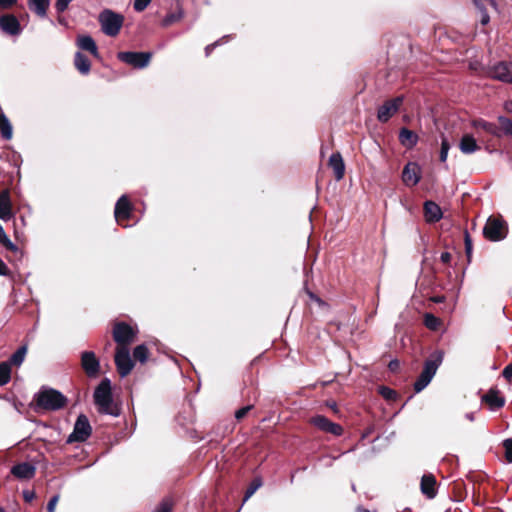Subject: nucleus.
Masks as SVG:
<instances>
[{"instance_id":"f704fd0d","label":"nucleus","mask_w":512,"mask_h":512,"mask_svg":"<svg viewBox=\"0 0 512 512\" xmlns=\"http://www.w3.org/2000/svg\"><path fill=\"white\" fill-rule=\"evenodd\" d=\"M261 486L262 480L260 478H255L247 488L243 501H247Z\"/></svg>"},{"instance_id":"9b49d317","label":"nucleus","mask_w":512,"mask_h":512,"mask_svg":"<svg viewBox=\"0 0 512 512\" xmlns=\"http://www.w3.org/2000/svg\"><path fill=\"white\" fill-rule=\"evenodd\" d=\"M311 423L319 430L330 433L335 436H341L343 434V428L341 425L330 421L323 415H317L311 419Z\"/></svg>"},{"instance_id":"a18cd8bd","label":"nucleus","mask_w":512,"mask_h":512,"mask_svg":"<svg viewBox=\"0 0 512 512\" xmlns=\"http://www.w3.org/2000/svg\"><path fill=\"white\" fill-rule=\"evenodd\" d=\"M72 1L73 0H57L55 3V8H56L57 12L58 13L64 12L68 8L70 2H72Z\"/></svg>"},{"instance_id":"1a4fd4ad","label":"nucleus","mask_w":512,"mask_h":512,"mask_svg":"<svg viewBox=\"0 0 512 512\" xmlns=\"http://www.w3.org/2000/svg\"><path fill=\"white\" fill-rule=\"evenodd\" d=\"M115 365L121 377H126L132 371L134 363L131 359L128 347H117Z\"/></svg>"},{"instance_id":"f8f14e48","label":"nucleus","mask_w":512,"mask_h":512,"mask_svg":"<svg viewBox=\"0 0 512 512\" xmlns=\"http://www.w3.org/2000/svg\"><path fill=\"white\" fill-rule=\"evenodd\" d=\"M81 366L88 377H96L100 370V362L92 351H84L81 354Z\"/></svg>"},{"instance_id":"79ce46f5","label":"nucleus","mask_w":512,"mask_h":512,"mask_svg":"<svg viewBox=\"0 0 512 512\" xmlns=\"http://www.w3.org/2000/svg\"><path fill=\"white\" fill-rule=\"evenodd\" d=\"M505 448V459L507 462L512 463V438L506 439L503 442Z\"/></svg>"},{"instance_id":"0eeeda50","label":"nucleus","mask_w":512,"mask_h":512,"mask_svg":"<svg viewBox=\"0 0 512 512\" xmlns=\"http://www.w3.org/2000/svg\"><path fill=\"white\" fill-rule=\"evenodd\" d=\"M137 330L125 322H118L113 327V339L118 347H128L134 341Z\"/></svg>"},{"instance_id":"c85d7f7f","label":"nucleus","mask_w":512,"mask_h":512,"mask_svg":"<svg viewBox=\"0 0 512 512\" xmlns=\"http://www.w3.org/2000/svg\"><path fill=\"white\" fill-rule=\"evenodd\" d=\"M50 0H28V5L38 16L45 17Z\"/></svg>"},{"instance_id":"c03bdc74","label":"nucleus","mask_w":512,"mask_h":512,"mask_svg":"<svg viewBox=\"0 0 512 512\" xmlns=\"http://www.w3.org/2000/svg\"><path fill=\"white\" fill-rule=\"evenodd\" d=\"M464 241H465V252L467 254V257L469 258L472 253V240L468 233V231H465L464 233Z\"/></svg>"},{"instance_id":"6e6552de","label":"nucleus","mask_w":512,"mask_h":512,"mask_svg":"<svg viewBox=\"0 0 512 512\" xmlns=\"http://www.w3.org/2000/svg\"><path fill=\"white\" fill-rule=\"evenodd\" d=\"M117 57L120 61L137 69H142L148 66L152 53L150 52H131L124 51L119 52Z\"/></svg>"},{"instance_id":"4be33fe9","label":"nucleus","mask_w":512,"mask_h":512,"mask_svg":"<svg viewBox=\"0 0 512 512\" xmlns=\"http://www.w3.org/2000/svg\"><path fill=\"white\" fill-rule=\"evenodd\" d=\"M329 166L333 169L335 179L340 181L344 177L345 164L339 152L333 153L329 158Z\"/></svg>"},{"instance_id":"603ef678","label":"nucleus","mask_w":512,"mask_h":512,"mask_svg":"<svg viewBox=\"0 0 512 512\" xmlns=\"http://www.w3.org/2000/svg\"><path fill=\"white\" fill-rule=\"evenodd\" d=\"M17 0H0V8L7 9L13 6Z\"/></svg>"},{"instance_id":"412c9836","label":"nucleus","mask_w":512,"mask_h":512,"mask_svg":"<svg viewBox=\"0 0 512 512\" xmlns=\"http://www.w3.org/2000/svg\"><path fill=\"white\" fill-rule=\"evenodd\" d=\"M474 4L480 12V23L487 25L490 22V16L487 11V7L490 6L493 9H497L495 0H474Z\"/></svg>"},{"instance_id":"a19ab883","label":"nucleus","mask_w":512,"mask_h":512,"mask_svg":"<svg viewBox=\"0 0 512 512\" xmlns=\"http://www.w3.org/2000/svg\"><path fill=\"white\" fill-rule=\"evenodd\" d=\"M172 511V502L169 499H164L161 503L154 509L153 512H171Z\"/></svg>"},{"instance_id":"3c124183","label":"nucleus","mask_w":512,"mask_h":512,"mask_svg":"<svg viewBox=\"0 0 512 512\" xmlns=\"http://www.w3.org/2000/svg\"><path fill=\"white\" fill-rule=\"evenodd\" d=\"M23 498L26 502H31L35 498V492L33 490H24Z\"/></svg>"},{"instance_id":"13d9d810","label":"nucleus","mask_w":512,"mask_h":512,"mask_svg":"<svg viewBox=\"0 0 512 512\" xmlns=\"http://www.w3.org/2000/svg\"><path fill=\"white\" fill-rule=\"evenodd\" d=\"M505 108L507 109V111L512 112V103H506Z\"/></svg>"},{"instance_id":"4468645a","label":"nucleus","mask_w":512,"mask_h":512,"mask_svg":"<svg viewBox=\"0 0 512 512\" xmlns=\"http://www.w3.org/2000/svg\"><path fill=\"white\" fill-rule=\"evenodd\" d=\"M420 167L415 162H409L405 165L402 172V181L406 186H415L420 181Z\"/></svg>"},{"instance_id":"6ab92c4d","label":"nucleus","mask_w":512,"mask_h":512,"mask_svg":"<svg viewBox=\"0 0 512 512\" xmlns=\"http://www.w3.org/2000/svg\"><path fill=\"white\" fill-rule=\"evenodd\" d=\"M459 149L465 155H470L478 150H480V146L478 145L475 137L472 134H464L459 142Z\"/></svg>"},{"instance_id":"5fc2aeb1","label":"nucleus","mask_w":512,"mask_h":512,"mask_svg":"<svg viewBox=\"0 0 512 512\" xmlns=\"http://www.w3.org/2000/svg\"><path fill=\"white\" fill-rule=\"evenodd\" d=\"M399 365H400L399 361H398V360H396V359H394V360H391V361L389 362L388 367H389V369H390L391 371H396V370L398 369Z\"/></svg>"},{"instance_id":"ddd939ff","label":"nucleus","mask_w":512,"mask_h":512,"mask_svg":"<svg viewBox=\"0 0 512 512\" xmlns=\"http://www.w3.org/2000/svg\"><path fill=\"white\" fill-rule=\"evenodd\" d=\"M491 76L499 81L512 84V63L500 62L491 69Z\"/></svg>"},{"instance_id":"e433bc0d","label":"nucleus","mask_w":512,"mask_h":512,"mask_svg":"<svg viewBox=\"0 0 512 512\" xmlns=\"http://www.w3.org/2000/svg\"><path fill=\"white\" fill-rule=\"evenodd\" d=\"M0 243L3 244L7 249L15 251L17 247L15 244L11 242V240L6 235L4 228L0 225Z\"/></svg>"},{"instance_id":"20e7f679","label":"nucleus","mask_w":512,"mask_h":512,"mask_svg":"<svg viewBox=\"0 0 512 512\" xmlns=\"http://www.w3.org/2000/svg\"><path fill=\"white\" fill-rule=\"evenodd\" d=\"M98 20L103 33L107 36L115 37L121 30L124 18L112 10L105 9L99 14Z\"/></svg>"},{"instance_id":"8fccbe9b","label":"nucleus","mask_w":512,"mask_h":512,"mask_svg":"<svg viewBox=\"0 0 512 512\" xmlns=\"http://www.w3.org/2000/svg\"><path fill=\"white\" fill-rule=\"evenodd\" d=\"M228 38H229V36H224L221 40H218V41H216V42H214V43H212V44H210V45H207V46H206V48H205V55H206V56H209V55H210V53L212 52V50H213L215 47H217L218 45H220V44H221V42H222V40H223V39H228Z\"/></svg>"},{"instance_id":"cd10ccee","label":"nucleus","mask_w":512,"mask_h":512,"mask_svg":"<svg viewBox=\"0 0 512 512\" xmlns=\"http://www.w3.org/2000/svg\"><path fill=\"white\" fill-rule=\"evenodd\" d=\"M74 64L77 70L83 74L86 75L90 72L91 69V63L89 59L81 52H76L75 58H74Z\"/></svg>"},{"instance_id":"58836bf2","label":"nucleus","mask_w":512,"mask_h":512,"mask_svg":"<svg viewBox=\"0 0 512 512\" xmlns=\"http://www.w3.org/2000/svg\"><path fill=\"white\" fill-rule=\"evenodd\" d=\"M449 149H450V144H449L448 140L443 137L442 141H441V149H440V156H439L441 162H445L447 160Z\"/></svg>"},{"instance_id":"49530a36","label":"nucleus","mask_w":512,"mask_h":512,"mask_svg":"<svg viewBox=\"0 0 512 512\" xmlns=\"http://www.w3.org/2000/svg\"><path fill=\"white\" fill-rule=\"evenodd\" d=\"M253 408V405H247V406H244L240 409H238L236 412H235V418L237 420H241L242 418H244L247 413Z\"/></svg>"},{"instance_id":"6e6d98bb","label":"nucleus","mask_w":512,"mask_h":512,"mask_svg":"<svg viewBox=\"0 0 512 512\" xmlns=\"http://www.w3.org/2000/svg\"><path fill=\"white\" fill-rule=\"evenodd\" d=\"M7 267L4 262L0 259V275L6 274Z\"/></svg>"},{"instance_id":"a211bd4d","label":"nucleus","mask_w":512,"mask_h":512,"mask_svg":"<svg viewBox=\"0 0 512 512\" xmlns=\"http://www.w3.org/2000/svg\"><path fill=\"white\" fill-rule=\"evenodd\" d=\"M35 467L28 463L22 462L11 468V473L18 479H31L35 476Z\"/></svg>"},{"instance_id":"4c0bfd02","label":"nucleus","mask_w":512,"mask_h":512,"mask_svg":"<svg viewBox=\"0 0 512 512\" xmlns=\"http://www.w3.org/2000/svg\"><path fill=\"white\" fill-rule=\"evenodd\" d=\"M424 323H425L426 327H428L431 330H436L439 326L438 318L429 313H427L425 315Z\"/></svg>"},{"instance_id":"c756f323","label":"nucleus","mask_w":512,"mask_h":512,"mask_svg":"<svg viewBox=\"0 0 512 512\" xmlns=\"http://www.w3.org/2000/svg\"><path fill=\"white\" fill-rule=\"evenodd\" d=\"M0 133L3 139L10 140L13 134V128L5 114L0 115Z\"/></svg>"},{"instance_id":"ea45409f","label":"nucleus","mask_w":512,"mask_h":512,"mask_svg":"<svg viewBox=\"0 0 512 512\" xmlns=\"http://www.w3.org/2000/svg\"><path fill=\"white\" fill-rule=\"evenodd\" d=\"M378 390L379 393L387 400H394L396 398V392L389 387L380 386Z\"/></svg>"},{"instance_id":"aec40b11","label":"nucleus","mask_w":512,"mask_h":512,"mask_svg":"<svg viewBox=\"0 0 512 512\" xmlns=\"http://www.w3.org/2000/svg\"><path fill=\"white\" fill-rule=\"evenodd\" d=\"M12 218L11 200L8 190L0 192V219L8 221Z\"/></svg>"},{"instance_id":"c9c22d12","label":"nucleus","mask_w":512,"mask_h":512,"mask_svg":"<svg viewBox=\"0 0 512 512\" xmlns=\"http://www.w3.org/2000/svg\"><path fill=\"white\" fill-rule=\"evenodd\" d=\"M498 122L500 123L504 134L512 137V120L505 116H499Z\"/></svg>"},{"instance_id":"5701e85b","label":"nucleus","mask_w":512,"mask_h":512,"mask_svg":"<svg viewBox=\"0 0 512 512\" xmlns=\"http://www.w3.org/2000/svg\"><path fill=\"white\" fill-rule=\"evenodd\" d=\"M484 402H486L491 410H497L504 406L505 399L502 397L498 391L496 390H489L482 398Z\"/></svg>"},{"instance_id":"f257e3e1","label":"nucleus","mask_w":512,"mask_h":512,"mask_svg":"<svg viewBox=\"0 0 512 512\" xmlns=\"http://www.w3.org/2000/svg\"><path fill=\"white\" fill-rule=\"evenodd\" d=\"M93 398L99 413L114 417L120 414V408L113 401L110 379L101 380L94 391Z\"/></svg>"},{"instance_id":"a878e982","label":"nucleus","mask_w":512,"mask_h":512,"mask_svg":"<svg viewBox=\"0 0 512 512\" xmlns=\"http://www.w3.org/2000/svg\"><path fill=\"white\" fill-rule=\"evenodd\" d=\"M471 125L474 128H477V129L480 128V129L486 131L487 133H489L492 136H496V137L501 136L500 128L496 124L488 122L484 119H475L471 122Z\"/></svg>"},{"instance_id":"72a5a7b5","label":"nucleus","mask_w":512,"mask_h":512,"mask_svg":"<svg viewBox=\"0 0 512 512\" xmlns=\"http://www.w3.org/2000/svg\"><path fill=\"white\" fill-rule=\"evenodd\" d=\"M26 352H27V347L26 346H21L19 347L13 354L12 356L10 357V365L11 364H14V365H21L22 362L24 361V358H25V355H26Z\"/></svg>"},{"instance_id":"393cba45","label":"nucleus","mask_w":512,"mask_h":512,"mask_svg":"<svg viewBox=\"0 0 512 512\" xmlns=\"http://www.w3.org/2000/svg\"><path fill=\"white\" fill-rule=\"evenodd\" d=\"M77 46L81 50L90 52L93 56L98 57V48L94 39L89 35H81L77 38Z\"/></svg>"},{"instance_id":"39448f33","label":"nucleus","mask_w":512,"mask_h":512,"mask_svg":"<svg viewBox=\"0 0 512 512\" xmlns=\"http://www.w3.org/2000/svg\"><path fill=\"white\" fill-rule=\"evenodd\" d=\"M508 233L507 224L503 219L489 217L483 228V234L489 241L497 242L506 238Z\"/></svg>"},{"instance_id":"bb28decb","label":"nucleus","mask_w":512,"mask_h":512,"mask_svg":"<svg viewBox=\"0 0 512 512\" xmlns=\"http://www.w3.org/2000/svg\"><path fill=\"white\" fill-rule=\"evenodd\" d=\"M399 141L406 148L414 147L418 142V136L408 128H402L399 132Z\"/></svg>"},{"instance_id":"4d7b16f0","label":"nucleus","mask_w":512,"mask_h":512,"mask_svg":"<svg viewBox=\"0 0 512 512\" xmlns=\"http://www.w3.org/2000/svg\"><path fill=\"white\" fill-rule=\"evenodd\" d=\"M466 419H468L469 421H474L475 417H474V413L470 412V413H466L465 415Z\"/></svg>"},{"instance_id":"b1692460","label":"nucleus","mask_w":512,"mask_h":512,"mask_svg":"<svg viewBox=\"0 0 512 512\" xmlns=\"http://www.w3.org/2000/svg\"><path fill=\"white\" fill-rule=\"evenodd\" d=\"M425 218L428 222H437L442 218V212L435 202L426 201L424 203Z\"/></svg>"},{"instance_id":"dca6fc26","label":"nucleus","mask_w":512,"mask_h":512,"mask_svg":"<svg viewBox=\"0 0 512 512\" xmlns=\"http://www.w3.org/2000/svg\"><path fill=\"white\" fill-rule=\"evenodd\" d=\"M0 28L9 35H18L21 32L20 23L14 15L0 16Z\"/></svg>"},{"instance_id":"09e8293b","label":"nucleus","mask_w":512,"mask_h":512,"mask_svg":"<svg viewBox=\"0 0 512 512\" xmlns=\"http://www.w3.org/2000/svg\"><path fill=\"white\" fill-rule=\"evenodd\" d=\"M58 500H59V495H55L49 500V502L47 504V512L55 511V507L57 505Z\"/></svg>"},{"instance_id":"423d86ee","label":"nucleus","mask_w":512,"mask_h":512,"mask_svg":"<svg viewBox=\"0 0 512 512\" xmlns=\"http://www.w3.org/2000/svg\"><path fill=\"white\" fill-rule=\"evenodd\" d=\"M92 432L91 425L86 415L80 414L74 424L73 432L69 435L67 443L84 442Z\"/></svg>"},{"instance_id":"bf43d9fd","label":"nucleus","mask_w":512,"mask_h":512,"mask_svg":"<svg viewBox=\"0 0 512 512\" xmlns=\"http://www.w3.org/2000/svg\"><path fill=\"white\" fill-rule=\"evenodd\" d=\"M357 512H370L369 510L363 508V507H358L357 508Z\"/></svg>"},{"instance_id":"2eb2a0df","label":"nucleus","mask_w":512,"mask_h":512,"mask_svg":"<svg viewBox=\"0 0 512 512\" xmlns=\"http://www.w3.org/2000/svg\"><path fill=\"white\" fill-rule=\"evenodd\" d=\"M114 216L116 221L121 223L122 220L129 219L131 216V204L126 195H122L115 205Z\"/></svg>"},{"instance_id":"864d4df0","label":"nucleus","mask_w":512,"mask_h":512,"mask_svg":"<svg viewBox=\"0 0 512 512\" xmlns=\"http://www.w3.org/2000/svg\"><path fill=\"white\" fill-rule=\"evenodd\" d=\"M441 262L447 264L451 260V254L449 252H442L440 255Z\"/></svg>"},{"instance_id":"f3484780","label":"nucleus","mask_w":512,"mask_h":512,"mask_svg":"<svg viewBox=\"0 0 512 512\" xmlns=\"http://www.w3.org/2000/svg\"><path fill=\"white\" fill-rule=\"evenodd\" d=\"M420 489L428 499L435 498L437 495L435 477L432 474H424L421 478Z\"/></svg>"},{"instance_id":"2f4dec72","label":"nucleus","mask_w":512,"mask_h":512,"mask_svg":"<svg viewBox=\"0 0 512 512\" xmlns=\"http://www.w3.org/2000/svg\"><path fill=\"white\" fill-rule=\"evenodd\" d=\"M148 355H149V350L146 347V345H144V344L136 346L133 350L134 359L141 363H145L147 361Z\"/></svg>"},{"instance_id":"052dcab7","label":"nucleus","mask_w":512,"mask_h":512,"mask_svg":"<svg viewBox=\"0 0 512 512\" xmlns=\"http://www.w3.org/2000/svg\"><path fill=\"white\" fill-rule=\"evenodd\" d=\"M441 301H442V298H440V297L435 298V302H441Z\"/></svg>"},{"instance_id":"7c9ffc66","label":"nucleus","mask_w":512,"mask_h":512,"mask_svg":"<svg viewBox=\"0 0 512 512\" xmlns=\"http://www.w3.org/2000/svg\"><path fill=\"white\" fill-rule=\"evenodd\" d=\"M11 379V366L8 362L0 363V386L6 385Z\"/></svg>"},{"instance_id":"f03ea898","label":"nucleus","mask_w":512,"mask_h":512,"mask_svg":"<svg viewBox=\"0 0 512 512\" xmlns=\"http://www.w3.org/2000/svg\"><path fill=\"white\" fill-rule=\"evenodd\" d=\"M35 409L45 411H57L62 409L67 398L58 390L42 387L34 396Z\"/></svg>"},{"instance_id":"37998d69","label":"nucleus","mask_w":512,"mask_h":512,"mask_svg":"<svg viewBox=\"0 0 512 512\" xmlns=\"http://www.w3.org/2000/svg\"><path fill=\"white\" fill-rule=\"evenodd\" d=\"M151 0H134L133 8L137 12H141L146 9L150 4Z\"/></svg>"},{"instance_id":"680f3d73","label":"nucleus","mask_w":512,"mask_h":512,"mask_svg":"<svg viewBox=\"0 0 512 512\" xmlns=\"http://www.w3.org/2000/svg\"><path fill=\"white\" fill-rule=\"evenodd\" d=\"M0 512H5L2 508H0Z\"/></svg>"},{"instance_id":"9d476101","label":"nucleus","mask_w":512,"mask_h":512,"mask_svg":"<svg viewBox=\"0 0 512 512\" xmlns=\"http://www.w3.org/2000/svg\"><path fill=\"white\" fill-rule=\"evenodd\" d=\"M402 102V96H398L394 99L386 101L382 106L379 107L377 119L383 123L387 122L399 110Z\"/></svg>"},{"instance_id":"7ed1b4c3","label":"nucleus","mask_w":512,"mask_h":512,"mask_svg":"<svg viewBox=\"0 0 512 512\" xmlns=\"http://www.w3.org/2000/svg\"><path fill=\"white\" fill-rule=\"evenodd\" d=\"M444 358L443 351L437 350L433 352L424 362L423 370L414 383L415 392L419 393L425 389L433 377L435 376L439 366Z\"/></svg>"},{"instance_id":"473e14b6","label":"nucleus","mask_w":512,"mask_h":512,"mask_svg":"<svg viewBox=\"0 0 512 512\" xmlns=\"http://www.w3.org/2000/svg\"><path fill=\"white\" fill-rule=\"evenodd\" d=\"M183 17V11L181 8H178L176 11L168 13L164 19L162 20V25L164 27L170 26L171 24L179 21Z\"/></svg>"},{"instance_id":"de8ad7c7","label":"nucleus","mask_w":512,"mask_h":512,"mask_svg":"<svg viewBox=\"0 0 512 512\" xmlns=\"http://www.w3.org/2000/svg\"><path fill=\"white\" fill-rule=\"evenodd\" d=\"M502 375L509 383H512V363L503 369Z\"/></svg>"}]
</instances>
